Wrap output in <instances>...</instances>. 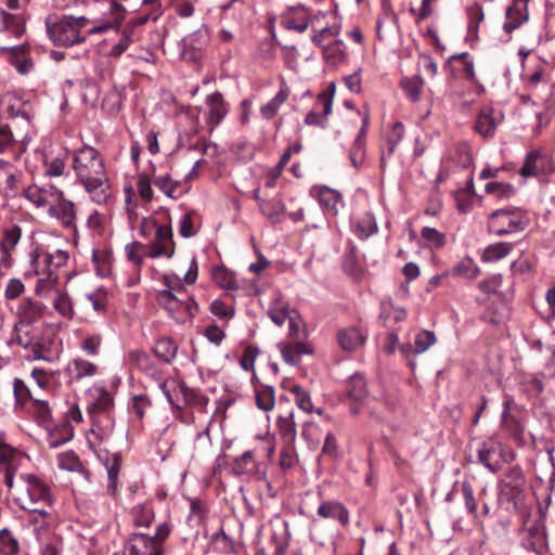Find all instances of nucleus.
I'll return each instance as SVG.
<instances>
[{
    "label": "nucleus",
    "instance_id": "nucleus-1",
    "mask_svg": "<svg viewBox=\"0 0 555 555\" xmlns=\"http://www.w3.org/2000/svg\"><path fill=\"white\" fill-rule=\"evenodd\" d=\"M72 167L91 201L105 204L111 196V184L100 153L90 145H83L74 152Z\"/></svg>",
    "mask_w": 555,
    "mask_h": 555
},
{
    "label": "nucleus",
    "instance_id": "nucleus-2",
    "mask_svg": "<svg viewBox=\"0 0 555 555\" xmlns=\"http://www.w3.org/2000/svg\"><path fill=\"white\" fill-rule=\"evenodd\" d=\"M5 486L11 491L14 503L22 509L53 507L55 496L50 485L35 474H21L17 481L12 472L7 473Z\"/></svg>",
    "mask_w": 555,
    "mask_h": 555
},
{
    "label": "nucleus",
    "instance_id": "nucleus-3",
    "mask_svg": "<svg viewBox=\"0 0 555 555\" xmlns=\"http://www.w3.org/2000/svg\"><path fill=\"white\" fill-rule=\"evenodd\" d=\"M85 16L49 15L46 18L47 34L50 40L60 47H72L85 41L81 30L88 25Z\"/></svg>",
    "mask_w": 555,
    "mask_h": 555
},
{
    "label": "nucleus",
    "instance_id": "nucleus-4",
    "mask_svg": "<svg viewBox=\"0 0 555 555\" xmlns=\"http://www.w3.org/2000/svg\"><path fill=\"white\" fill-rule=\"evenodd\" d=\"M15 339L20 346L31 351L34 360L50 361L56 349L54 335L50 328L20 330L15 333Z\"/></svg>",
    "mask_w": 555,
    "mask_h": 555
},
{
    "label": "nucleus",
    "instance_id": "nucleus-5",
    "mask_svg": "<svg viewBox=\"0 0 555 555\" xmlns=\"http://www.w3.org/2000/svg\"><path fill=\"white\" fill-rule=\"evenodd\" d=\"M526 227L525 216L519 208L498 209L490 214L488 229L495 235L520 232Z\"/></svg>",
    "mask_w": 555,
    "mask_h": 555
},
{
    "label": "nucleus",
    "instance_id": "nucleus-6",
    "mask_svg": "<svg viewBox=\"0 0 555 555\" xmlns=\"http://www.w3.org/2000/svg\"><path fill=\"white\" fill-rule=\"evenodd\" d=\"M529 553L548 554L546 530L541 522H535L519 531V555Z\"/></svg>",
    "mask_w": 555,
    "mask_h": 555
},
{
    "label": "nucleus",
    "instance_id": "nucleus-7",
    "mask_svg": "<svg viewBox=\"0 0 555 555\" xmlns=\"http://www.w3.org/2000/svg\"><path fill=\"white\" fill-rule=\"evenodd\" d=\"M525 477L520 468L513 467L508 470L500 486L502 499L513 503L514 508H519L525 499Z\"/></svg>",
    "mask_w": 555,
    "mask_h": 555
},
{
    "label": "nucleus",
    "instance_id": "nucleus-8",
    "mask_svg": "<svg viewBox=\"0 0 555 555\" xmlns=\"http://www.w3.org/2000/svg\"><path fill=\"white\" fill-rule=\"evenodd\" d=\"M175 250L176 244L171 225L158 224L155 229L153 241L146 244V256L153 259L159 257L169 259L175 255Z\"/></svg>",
    "mask_w": 555,
    "mask_h": 555
},
{
    "label": "nucleus",
    "instance_id": "nucleus-9",
    "mask_svg": "<svg viewBox=\"0 0 555 555\" xmlns=\"http://www.w3.org/2000/svg\"><path fill=\"white\" fill-rule=\"evenodd\" d=\"M334 93L335 86L332 83L326 90L318 94L313 107L305 117V124L307 126L326 127L327 117L332 113Z\"/></svg>",
    "mask_w": 555,
    "mask_h": 555
},
{
    "label": "nucleus",
    "instance_id": "nucleus-10",
    "mask_svg": "<svg viewBox=\"0 0 555 555\" xmlns=\"http://www.w3.org/2000/svg\"><path fill=\"white\" fill-rule=\"evenodd\" d=\"M46 306L31 298H23L17 308L18 322L14 326V332L20 330H31L44 313Z\"/></svg>",
    "mask_w": 555,
    "mask_h": 555
},
{
    "label": "nucleus",
    "instance_id": "nucleus-11",
    "mask_svg": "<svg viewBox=\"0 0 555 555\" xmlns=\"http://www.w3.org/2000/svg\"><path fill=\"white\" fill-rule=\"evenodd\" d=\"M24 392L29 397L28 410L36 417L37 422L48 426L51 420V410L46 400L33 398L31 393L21 379L14 380V393L17 400H23Z\"/></svg>",
    "mask_w": 555,
    "mask_h": 555
},
{
    "label": "nucleus",
    "instance_id": "nucleus-12",
    "mask_svg": "<svg viewBox=\"0 0 555 555\" xmlns=\"http://www.w3.org/2000/svg\"><path fill=\"white\" fill-rule=\"evenodd\" d=\"M49 214L56 218L64 228L76 230V208L72 201L64 197V193L60 190V196H55L49 206Z\"/></svg>",
    "mask_w": 555,
    "mask_h": 555
},
{
    "label": "nucleus",
    "instance_id": "nucleus-13",
    "mask_svg": "<svg viewBox=\"0 0 555 555\" xmlns=\"http://www.w3.org/2000/svg\"><path fill=\"white\" fill-rule=\"evenodd\" d=\"M163 546L144 533H132L125 548L126 555H163Z\"/></svg>",
    "mask_w": 555,
    "mask_h": 555
},
{
    "label": "nucleus",
    "instance_id": "nucleus-14",
    "mask_svg": "<svg viewBox=\"0 0 555 555\" xmlns=\"http://www.w3.org/2000/svg\"><path fill=\"white\" fill-rule=\"evenodd\" d=\"M1 53L22 75L28 74L34 67V63L28 56L29 46L26 43L13 47H3L1 48Z\"/></svg>",
    "mask_w": 555,
    "mask_h": 555
},
{
    "label": "nucleus",
    "instance_id": "nucleus-15",
    "mask_svg": "<svg viewBox=\"0 0 555 555\" xmlns=\"http://www.w3.org/2000/svg\"><path fill=\"white\" fill-rule=\"evenodd\" d=\"M309 18L310 10L304 4H298L287 10L282 16L281 25L286 29L304 33L308 28Z\"/></svg>",
    "mask_w": 555,
    "mask_h": 555
},
{
    "label": "nucleus",
    "instance_id": "nucleus-16",
    "mask_svg": "<svg viewBox=\"0 0 555 555\" xmlns=\"http://www.w3.org/2000/svg\"><path fill=\"white\" fill-rule=\"evenodd\" d=\"M205 104L208 109L206 124L209 126L210 131H212L227 116L229 105L225 103L222 93L219 91H215L209 94L205 100Z\"/></svg>",
    "mask_w": 555,
    "mask_h": 555
},
{
    "label": "nucleus",
    "instance_id": "nucleus-17",
    "mask_svg": "<svg viewBox=\"0 0 555 555\" xmlns=\"http://www.w3.org/2000/svg\"><path fill=\"white\" fill-rule=\"evenodd\" d=\"M553 170L551 160L546 154L539 151H531L527 154L525 163L520 168L524 177H534L540 173H547Z\"/></svg>",
    "mask_w": 555,
    "mask_h": 555
},
{
    "label": "nucleus",
    "instance_id": "nucleus-18",
    "mask_svg": "<svg viewBox=\"0 0 555 555\" xmlns=\"http://www.w3.org/2000/svg\"><path fill=\"white\" fill-rule=\"evenodd\" d=\"M506 20L503 28L511 34L528 21V2L527 0H513L512 4L506 9Z\"/></svg>",
    "mask_w": 555,
    "mask_h": 555
},
{
    "label": "nucleus",
    "instance_id": "nucleus-19",
    "mask_svg": "<svg viewBox=\"0 0 555 555\" xmlns=\"http://www.w3.org/2000/svg\"><path fill=\"white\" fill-rule=\"evenodd\" d=\"M52 507H37L25 509L27 513V525L33 529L37 539H40L49 529Z\"/></svg>",
    "mask_w": 555,
    "mask_h": 555
},
{
    "label": "nucleus",
    "instance_id": "nucleus-20",
    "mask_svg": "<svg viewBox=\"0 0 555 555\" xmlns=\"http://www.w3.org/2000/svg\"><path fill=\"white\" fill-rule=\"evenodd\" d=\"M502 121V114L495 113L493 108L487 107L480 111L475 122V130L483 138L494 135L496 126Z\"/></svg>",
    "mask_w": 555,
    "mask_h": 555
},
{
    "label": "nucleus",
    "instance_id": "nucleus-21",
    "mask_svg": "<svg viewBox=\"0 0 555 555\" xmlns=\"http://www.w3.org/2000/svg\"><path fill=\"white\" fill-rule=\"evenodd\" d=\"M22 235V230L18 225L14 224L3 231V237L0 242V266L3 268L11 267L12 258L11 251L17 245Z\"/></svg>",
    "mask_w": 555,
    "mask_h": 555
},
{
    "label": "nucleus",
    "instance_id": "nucleus-22",
    "mask_svg": "<svg viewBox=\"0 0 555 555\" xmlns=\"http://www.w3.org/2000/svg\"><path fill=\"white\" fill-rule=\"evenodd\" d=\"M24 196L37 207L50 206L55 196H60V190L53 185H29L23 192Z\"/></svg>",
    "mask_w": 555,
    "mask_h": 555
},
{
    "label": "nucleus",
    "instance_id": "nucleus-23",
    "mask_svg": "<svg viewBox=\"0 0 555 555\" xmlns=\"http://www.w3.org/2000/svg\"><path fill=\"white\" fill-rule=\"evenodd\" d=\"M321 518L336 519L343 527H348L349 512L347 507L338 501H323L317 511Z\"/></svg>",
    "mask_w": 555,
    "mask_h": 555
},
{
    "label": "nucleus",
    "instance_id": "nucleus-24",
    "mask_svg": "<svg viewBox=\"0 0 555 555\" xmlns=\"http://www.w3.org/2000/svg\"><path fill=\"white\" fill-rule=\"evenodd\" d=\"M65 373L69 383H77L82 378L94 376L98 373V366L88 360L77 358L67 364Z\"/></svg>",
    "mask_w": 555,
    "mask_h": 555
},
{
    "label": "nucleus",
    "instance_id": "nucleus-25",
    "mask_svg": "<svg viewBox=\"0 0 555 555\" xmlns=\"http://www.w3.org/2000/svg\"><path fill=\"white\" fill-rule=\"evenodd\" d=\"M478 461L491 473L500 469V460L498 459V443L495 441H483L478 448Z\"/></svg>",
    "mask_w": 555,
    "mask_h": 555
},
{
    "label": "nucleus",
    "instance_id": "nucleus-26",
    "mask_svg": "<svg viewBox=\"0 0 555 555\" xmlns=\"http://www.w3.org/2000/svg\"><path fill=\"white\" fill-rule=\"evenodd\" d=\"M289 94L291 90L286 82L283 80L280 85L278 93L268 103L260 107V114L262 118L267 120L272 119L278 114L280 107L287 101Z\"/></svg>",
    "mask_w": 555,
    "mask_h": 555
},
{
    "label": "nucleus",
    "instance_id": "nucleus-27",
    "mask_svg": "<svg viewBox=\"0 0 555 555\" xmlns=\"http://www.w3.org/2000/svg\"><path fill=\"white\" fill-rule=\"evenodd\" d=\"M276 428L283 444H295L297 429L293 411H289L285 415H280L278 417Z\"/></svg>",
    "mask_w": 555,
    "mask_h": 555
},
{
    "label": "nucleus",
    "instance_id": "nucleus-28",
    "mask_svg": "<svg viewBox=\"0 0 555 555\" xmlns=\"http://www.w3.org/2000/svg\"><path fill=\"white\" fill-rule=\"evenodd\" d=\"M158 304L165 308L175 319L182 317V308L184 306V298L178 297L172 289H163L157 294Z\"/></svg>",
    "mask_w": 555,
    "mask_h": 555
},
{
    "label": "nucleus",
    "instance_id": "nucleus-29",
    "mask_svg": "<svg viewBox=\"0 0 555 555\" xmlns=\"http://www.w3.org/2000/svg\"><path fill=\"white\" fill-rule=\"evenodd\" d=\"M278 347L282 353L283 360L291 365H295L298 362L300 354H309L312 352L311 348L302 341H282Z\"/></svg>",
    "mask_w": 555,
    "mask_h": 555
},
{
    "label": "nucleus",
    "instance_id": "nucleus-30",
    "mask_svg": "<svg viewBox=\"0 0 555 555\" xmlns=\"http://www.w3.org/2000/svg\"><path fill=\"white\" fill-rule=\"evenodd\" d=\"M364 335L357 327H347L340 330L337 334V341L339 346L347 351H353L358 349L364 343Z\"/></svg>",
    "mask_w": 555,
    "mask_h": 555
},
{
    "label": "nucleus",
    "instance_id": "nucleus-31",
    "mask_svg": "<svg viewBox=\"0 0 555 555\" xmlns=\"http://www.w3.org/2000/svg\"><path fill=\"white\" fill-rule=\"evenodd\" d=\"M74 436V429L68 422L54 426L48 430L47 444L51 449H56L60 446L68 442Z\"/></svg>",
    "mask_w": 555,
    "mask_h": 555
},
{
    "label": "nucleus",
    "instance_id": "nucleus-32",
    "mask_svg": "<svg viewBox=\"0 0 555 555\" xmlns=\"http://www.w3.org/2000/svg\"><path fill=\"white\" fill-rule=\"evenodd\" d=\"M0 15L3 26L12 35L21 37L25 33L26 16L23 12L10 13L1 10Z\"/></svg>",
    "mask_w": 555,
    "mask_h": 555
},
{
    "label": "nucleus",
    "instance_id": "nucleus-33",
    "mask_svg": "<svg viewBox=\"0 0 555 555\" xmlns=\"http://www.w3.org/2000/svg\"><path fill=\"white\" fill-rule=\"evenodd\" d=\"M96 398L88 404V412L92 418L106 414L105 412L113 405L111 393L104 388H93Z\"/></svg>",
    "mask_w": 555,
    "mask_h": 555
},
{
    "label": "nucleus",
    "instance_id": "nucleus-34",
    "mask_svg": "<svg viewBox=\"0 0 555 555\" xmlns=\"http://www.w3.org/2000/svg\"><path fill=\"white\" fill-rule=\"evenodd\" d=\"M38 276L35 293L40 297H46L50 293L56 289L59 285L60 276L57 272H34Z\"/></svg>",
    "mask_w": 555,
    "mask_h": 555
},
{
    "label": "nucleus",
    "instance_id": "nucleus-35",
    "mask_svg": "<svg viewBox=\"0 0 555 555\" xmlns=\"http://www.w3.org/2000/svg\"><path fill=\"white\" fill-rule=\"evenodd\" d=\"M296 312L291 310L288 305L280 298L271 301L268 314L270 319L278 325L282 326L285 321H288Z\"/></svg>",
    "mask_w": 555,
    "mask_h": 555
},
{
    "label": "nucleus",
    "instance_id": "nucleus-36",
    "mask_svg": "<svg viewBox=\"0 0 555 555\" xmlns=\"http://www.w3.org/2000/svg\"><path fill=\"white\" fill-rule=\"evenodd\" d=\"M404 137V126L402 122L397 121L392 125V128L390 132L388 133L386 140H387V149L383 150L382 152V166H385V162L387 157H390L396 147L399 145V143L402 141Z\"/></svg>",
    "mask_w": 555,
    "mask_h": 555
},
{
    "label": "nucleus",
    "instance_id": "nucleus-37",
    "mask_svg": "<svg viewBox=\"0 0 555 555\" xmlns=\"http://www.w3.org/2000/svg\"><path fill=\"white\" fill-rule=\"evenodd\" d=\"M105 467L107 472V492L111 495H116L118 491V475L120 470V456L113 454L106 459Z\"/></svg>",
    "mask_w": 555,
    "mask_h": 555
},
{
    "label": "nucleus",
    "instance_id": "nucleus-38",
    "mask_svg": "<svg viewBox=\"0 0 555 555\" xmlns=\"http://www.w3.org/2000/svg\"><path fill=\"white\" fill-rule=\"evenodd\" d=\"M91 434L94 435L100 441H104L113 434L114 423L108 414H103L92 418Z\"/></svg>",
    "mask_w": 555,
    "mask_h": 555
},
{
    "label": "nucleus",
    "instance_id": "nucleus-39",
    "mask_svg": "<svg viewBox=\"0 0 555 555\" xmlns=\"http://www.w3.org/2000/svg\"><path fill=\"white\" fill-rule=\"evenodd\" d=\"M178 347L170 337H160L156 340L154 346V353L156 357L170 363L177 354Z\"/></svg>",
    "mask_w": 555,
    "mask_h": 555
},
{
    "label": "nucleus",
    "instance_id": "nucleus-40",
    "mask_svg": "<svg viewBox=\"0 0 555 555\" xmlns=\"http://www.w3.org/2000/svg\"><path fill=\"white\" fill-rule=\"evenodd\" d=\"M139 34L133 27H125L120 33L118 41L112 47L109 55L113 57H119L128 47L138 40Z\"/></svg>",
    "mask_w": 555,
    "mask_h": 555
},
{
    "label": "nucleus",
    "instance_id": "nucleus-41",
    "mask_svg": "<svg viewBox=\"0 0 555 555\" xmlns=\"http://www.w3.org/2000/svg\"><path fill=\"white\" fill-rule=\"evenodd\" d=\"M256 404L262 411H271L275 403V391L272 386L259 385L255 389Z\"/></svg>",
    "mask_w": 555,
    "mask_h": 555
},
{
    "label": "nucleus",
    "instance_id": "nucleus-42",
    "mask_svg": "<svg viewBox=\"0 0 555 555\" xmlns=\"http://www.w3.org/2000/svg\"><path fill=\"white\" fill-rule=\"evenodd\" d=\"M513 249V244L500 242L487 246L482 253L481 259L485 262L499 261L507 256Z\"/></svg>",
    "mask_w": 555,
    "mask_h": 555
},
{
    "label": "nucleus",
    "instance_id": "nucleus-43",
    "mask_svg": "<svg viewBox=\"0 0 555 555\" xmlns=\"http://www.w3.org/2000/svg\"><path fill=\"white\" fill-rule=\"evenodd\" d=\"M260 211L273 223L281 221L284 215L285 206L281 199L272 198L266 202H260Z\"/></svg>",
    "mask_w": 555,
    "mask_h": 555
},
{
    "label": "nucleus",
    "instance_id": "nucleus-44",
    "mask_svg": "<svg viewBox=\"0 0 555 555\" xmlns=\"http://www.w3.org/2000/svg\"><path fill=\"white\" fill-rule=\"evenodd\" d=\"M378 230L375 217L371 212H365L356 222V234L359 238H367Z\"/></svg>",
    "mask_w": 555,
    "mask_h": 555
},
{
    "label": "nucleus",
    "instance_id": "nucleus-45",
    "mask_svg": "<svg viewBox=\"0 0 555 555\" xmlns=\"http://www.w3.org/2000/svg\"><path fill=\"white\" fill-rule=\"evenodd\" d=\"M15 451L10 446L0 442V472L4 474V479L7 478V473L12 472V478H14L15 472L17 469L15 465Z\"/></svg>",
    "mask_w": 555,
    "mask_h": 555
},
{
    "label": "nucleus",
    "instance_id": "nucleus-46",
    "mask_svg": "<svg viewBox=\"0 0 555 555\" xmlns=\"http://www.w3.org/2000/svg\"><path fill=\"white\" fill-rule=\"evenodd\" d=\"M341 201L339 192L323 186L319 191V202L327 210L337 214V204Z\"/></svg>",
    "mask_w": 555,
    "mask_h": 555
},
{
    "label": "nucleus",
    "instance_id": "nucleus-47",
    "mask_svg": "<svg viewBox=\"0 0 555 555\" xmlns=\"http://www.w3.org/2000/svg\"><path fill=\"white\" fill-rule=\"evenodd\" d=\"M132 519L138 527H149L154 518L151 504H138L132 507Z\"/></svg>",
    "mask_w": 555,
    "mask_h": 555
},
{
    "label": "nucleus",
    "instance_id": "nucleus-48",
    "mask_svg": "<svg viewBox=\"0 0 555 555\" xmlns=\"http://www.w3.org/2000/svg\"><path fill=\"white\" fill-rule=\"evenodd\" d=\"M322 47L323 56L327 62H331L332 64H338L345 60V44L341 40H335L334 42Z\"/></svg>",
    "mask_w": 555,
    "mask_h": 555
},
{
    "label": "nucleus",
    "instance_id": "nucleus-49",
    "mask_svg": "<svg viewBox=\"0 0 555 555\" xmlns=\"http://www.w3.org/2000/svg\"><path fill=\"white\" fill-rule=\"evenodd\" d=\"M233 472L236 475L249 474L256 469V461L253 451H246L233 462Z\"/></svg>",
    "mask_w": 555,
    "mask_h": 555
},
{
    "label": "nucleus",
    "instance_id": "nucleus-50",
    "mask_svg": "<svg viewBox=\"0 0 555 555\" xmlns=\"http://www.w3.org/2000/svg\"><path fill=\"white\" fill-rule=\"evenodd\" d=\"M485 191L487 194L493 195L498 199L511 198L516 192L512 184L496 181L488 182L485 186Z\"/></svg>",
    "mask_w": 555,
    "mask_h": 555
},
{
    "label": "nucleus",
    "instance_id": "nucleus-51",
    "mask_svg": "<svg viewBox=\"0 0 555 555\" xmlns=\"http://www.w3.org/2000/svg\"><path fill=\"white\" fill-rule=\"evenodd\" d=\"M423 85V78L418 75L401 80L403 91L414 102L420 100Z\"/></svg>",
    "mask_w": 555,
    "mask_h": 555
},
{
    "label": "nucleus",
    "instance_id": "nucleus-52",
    "mask_svg": "<svg viewBox=\"0 0 555 555\" xmlns=\"http://www.w3.org/2000/svg\"><path fill=\"white\" fill-rule=\"evenodd\" d=\"M452 61H460L462 64V67L460 69V76L466 80L474 81L475 80V67L474 62L469 57V54L467 52H463L460 54H454L449 57V62Z\"/></svg>",
    "mask_w": 555,
    "mask_h": 555
},
{
    "label": "nucleus",
    "instance_id": "nucleus-53",
    "mask_svg": "<svg viewBox=\"0 0 555 555\" xmlns=\"http://www.w3.org/2000/svg\"><path fill=\"white\" fill-rule=\"evenodd\" d=\"M346 390L348 396L353 400H361L366 395V385L361 375H353L347 382Z\"/></svg>",
    "mask_w": 555,
    "mask_h": 555
},
{
    "label": "nucleus",
    "instance_id": "nucleus-54",
    "mask_svg": "<svg viewBox=\"0 0 555 555\" xmlns=\"http://www.w3.org/2000/svg\"><path fill=\"white\" fill-rule=\"evenodd\" d=\"M146 249V245L141 242L134 241L125 246L126 257L134 266L141 267L144 261L143 250Z\"/></svg>",
    "mask_w": 555,
    "mask_h": 555
},
{
    "label": "nucleus",
    "instance_id": "nucleus-55",
    "mask_svg": "<svg viewBox=\"0 0 555 555\" xmlns=\"http://www.w3.org/2000/svg\"><path fill=\"white\" fill-rule=\"evenodd\" d=\"M0 547L5 555H15L20 551L18 541L7 528L0 530Z\"/></svg>",
    "mask_w": 555,
    "mask_h": 555
},
{
    "label": "nucleus",
    "instance_id": "nucleus-56",
    "mask_svg": "<svg viewBox=\"0 0 555 555\" xmlns=\"http://www.w3.org/2000/svg\"><path fill=\"white\" fill-rule=\"evenodd\" d=\"M291 391L295 395V403L298 406V409L302 410L306 413L313 412L311 397L307 390H305L299 385H295L292 387Z\"/></svg>",
    "mask_w": 555,
    "mask_h": 555
},
{
    "label": "nucleus",
    "instance_id": "nucleus-57",
    "mask_svg": "<svg viewBox=\"0 0 555 555\" xmlns=\"http://www.w3.org/2000/svg\"><path fill=\"white\" fill-rule=\"evenodd\" d=\"M30 266L34 269V272H56L54 269V260L44 261V253L39 251L37 248L30 253Z\"/></svg>",
    "mask_w": 555,
    "mask_h": 555
},
{
    "label": "nucleus",
    "instance_id": "nucleus-58",
    "mask_svg": "<svg viewBox=\"0 0 555 555\" xmlns=\"http://www.w3.org/2000/svg\"><path fill=\"white\" fill-rule=\"evenodd\" d=\"M421 235L427 245L431 248H439L446 244V235L435 228L424 227Z\"/></svg>",
    "mask_w": 555,
    "mask_h": 555
},
{
    "label": "nucleus",
    "instance_id": "nucleus-59",
    "mask_svg": "<svg viewBox=\"0 0 555 555\" xmlns=\"http://www.w3.org/2000/svg\"><path fill=\"white\" fill-rule=\"evenodd\" d=\"M103 337L101 334H88L80 341V349L88 356H98L102 345Z\"/></svg>",
    "mask_w": 555,
    "mask_h": 555
},
{
    "label": "nucleus",
    "instance_id": "nucleus-60",
    "mask_svg": "<svg viewBox=\"0 0 555 555\" xmlns=\"http://www.w3.org/2000/svg\"><path fill=\"white\" fill-rule=\"evenodd\" d=\"M436 343L435 333L431 331H422L416 334L414 339V353H423Z\"/></svg>",
    "mask_w": 555,
    "mask_h": 555
},
{
    "label": "nucleus",
    "instance_id": "nucleus-61",
    "mask_svg": "<svg viewBox=\"0 0 555 555\" xmlns=\"http://www.w3.org/2000/svg\"><path fill=\"white\" fill-rule=\"evenodd\" d=\"M365 156V139L356 138L349 151V159L353 167L359 168Z\"/></svg>",
    "mask_w": 555,
    "mask_h": 555
},
{
    "label": "nucleus",
    "instance_id": "nucleus-62",
    "mask_svg": "<svg viewBox=\"0 0 555 555\" xmlns=\"http://www.w3.org/2000/svg\"><path fill=\"white\" fill-rule=\"evenodd\" d=\"M128 361L131 365L149 372L152 370V360L150 356L141 350H132L128 353Z\"/></svg>",
    "mask_w": 555,
    "mask_h": 555
},
{
    "label": "nucleus",
    "instance_id": "nucleus-63",
    "mask_svg": "<svg viewBox=\"0 0 555 555\" xmlns=\"http://www.w3.org/2000/svg\"><path fill=\"white\" fill-rule=\"evenodd\" d=\"M155 186L168 197L176 198L175 192L179 183L171 179L169 175L156 176L154 178Z\"/></svg>",
    "mask_w": 555,
    "mask_h": 555
},
{
    "label": "nucleus",
    "instance_id": "nucleus-64",
    "mask_svg": "<svg viewBox=\"0 0 555 555\" xmlns=\"http://www.w3.org/2000/svg\"><path fill=\"white\" fill-rule=\"evenodd\" d=\"M209 35L208 29L203 26L193 34H191L186 39V44L193 50H202L208 43Z\"/></svg>",
    "mask_w": 555,
    "mask_h": 555
}]
</instances>
